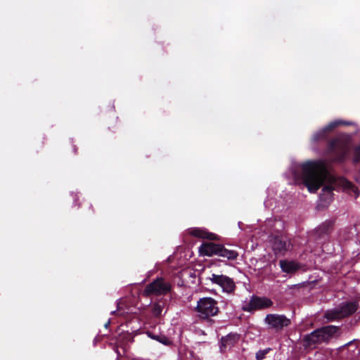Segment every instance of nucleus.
I'll return each mask as SVG.
<instances>
[{"label":"nucleus","instance_id":"obj_1","mask_svg":"<svg viewBox=\"0 0 360 360\" xmlns=\"http://www.w3.org/2000/svg\"><path fill=\"white\" fill-rule=\"evenodd\" d=\"M301 179L310 193H316L323 184L328 170L323 161H308L301 165Z\"/></svg>","mask_w":360,"mask_h":360},{"label":"nucleus","instance_id":"obj_2","mask_svg":"<svg viewBox=\"0 0 360 360\" xmlns=\"http://www.w3.org/2000/svg\"><path fill=\"white\" fill-rule=\"evenodd\" d=\"M188 232L192 236L210 240V242L202 243L200 246L199 252L201 255L217 256L221 258L223 244L214 242L219 240L218 235L200 228L190 229Z\"/></svg>","mask_w":360,"mask_h":360},{"label":"nucleus","instance_id":"obj_3","mask_svg":"<svg viewBox=\"0 0 360 360\" xmlns=\"http://www.w3.org/2000/svg\"><path fill=\"white\" fill-rule=\"evenodd\" d=\"M340 327L328 325L319 328L302 339L304 349H314L323 342L328 343L330 340L339 335Z\"/></svg>","mask_w":360,"mask_h":360},{"label":"nucleus","instance_id":"obj_4","mask_svg":"<svg viewBox=\"0 0 360 360\" xmlns=\"http://www.w3.org/2000/svg\"><path fill=\"white\" fill-rule=\"evenodd\" d=\"M351 139L346 135H339L328 141L326 151L333 156L334 162H343L351 150Z\"/></svg>","mask_w":360,"mask_h":360},{"label":"nucleus","instance_id":"obj_5","mask_svg":"<svg viewBox=\"0 0 360 360\" xmlns=\"http://www.w3.org/2000/svg\"><path fill=\"white\" fill-rule=\"evenodd\" d=\"M358 308L357 301L344 302L337 307L328 310L325 314V318L328 321L342 319L354 314Z\"/></svg>","mask_w":360,"mask_h":360},{"label":"nucleus","instance_id":"obj_6","mask_svg":"<svg viewBox=\"0 0 360 360\" xmlns=\"http://www.w3.org/2000/svg\"><path fill=\"white\" fill-rule=\"evenodd\" d=\"M195 311L198 313L200 319L210 320V317L218 314L219 308L217 300L212 297H205L198 301Z\"/></svg>","mask_w":360,"mask_h":360},{"label":"nucleus","instance_id":"obj_7","mask_svg":"<svg viewBox=\"0 0 360 360\" xmlns=\"http://www.w3.org/2000/svg\"><path fill=\"white\" fill-rule=\"evenodd\" d=\"M172 290V285L164 278L160 277L146 285L142 295L145 297L150 295H165Z\"/></svg>","mask_w":360,"mask_h":360},{"label":"nucleus","instance_id":"obj_8","mask_svg":"<svg viewBox=\"0 0 360 360\" xmlns=\"http://www.w3.org/2000/svg\"><path fill=\"white\" fill-rule=\"evenodd\" d=\"M269 328L275 332H281L284 328L288 327L291 324V321L284 314H269L264 319Z\"/></svg>","mask_w":360,"mask_h":360},{"label":"nucleus","instance_id":"obj_9","mask_svg":"<svg viewBox=\"0 0 360 360\" xmlns=\"http://www.w3.org/2000/svg\"><path fill=\"white\" fill-rule=\"evenodd\" d=\"M273 302L268 297L253 295L249 302L246 303L243 309L245 311L252 312L257 310L264 309L271 307Z\"/></svg>","mask_w":360,"mask_h":360},{"label":"nucleus","instance_id":"obj_10","mask_svg":"<svg viewBox=\"0 0 360 360\" xmlns=\"http://www.w3.org/2000/svg\"><path fill=\"white\" fill-rule=\"evenodd\" d=\"M349 123L342 120H335L314 134L311 139L314 142L327 140L329 134L340 125H349Z\"/></svg>","mask_w":360,"mask_h":360},{"label":"nucleus","instance_id":"obj_11","mask_svg":"<svg viewBox=\"0 0 360 360\" xmlns=\"http://www.w3.org/2000/svg\"><path fill=\"white\" fill-rule=\"evenodd\" d=\"M210 280L213 284L218 285L224 292L233 293L236 290V284L233 280L226 275L212 274Z\"/></svg>","mask_w":360,"mask_h":360},{"label":"nucleus","instance_id":"obj_12","mask_svg":"<svg viewBox=\"0 0 360 360\" xmlns=\"http://www.w3.org/2000/svg\"><path fill=\"white\" fill-rule=\"evenodd\" d=\"M291 247V243L286 236H277L274 238L272 248L276 255H284Z\"/></svg>","mask_w":360,"mask_h":360},{"label":"nucleus","instance_id":"obj_13","mask_svg":"<svg viewBox=\"0 0 360 360\" xmlns=\"http://www.w3.org/2000/svg\"><path fill=\"white\" fill-rule=\"evenodd\" d=\"M240 335L237 333H230L226 336L221 337L220 340V349L221 351L226 347H233L240 340Z\"/></svg>","mask_w":360,"mask_h":360},{"label":"nucleus","instance_id":"obj_14","mask_svg":"<svg viewBox=\"0 0 360 360\" xmlns=\"http://www.w3.org/2000/svg\"><path fill=\"white\" fill-rule=\"evenodd\" d=\"M333 227V223L331 221H326L321 224L316 230L315 234L317 240L327 238L331 233Z\"/></svg>","mask_w":360,"mask_h":360},{"label":"nucleus","instance_id":"obj_15","mask_svg":"<svg viewBox=\"0 0 360 360\" xmlns=\"http://www.w3.org/2000/svg\"><path fill=\"white\" fill-rule=\"evenodd\" d=\"M239 254L235 249L230 248V245L223 244L221 255L219 261L225 262L226 261H234L237 259Z\"/></svg>","mask_w":360,"mask_h":360},{"label":"nucleus","instance_id":"obj_16","mask_svg":"<svg viewBox=\"0 0 360 360\" xmlns=\"http://www.w3.org/2000/svg\"><path fill=\"white\" fill-rule=\"evenodd\" d=\"M167 304V300L164 298L158 299L150 304V312L155 318H160L162 312Z\"/></svg>","mask_w":360,"mask_h":360},{"label":"nucleus","instance_id":"obj_17","mask_svg":"<svg viewBox=\"0 0 360 360\" xmlns=\"http://www.w3.org/2000/svg\"><path fill=\"white\" fill-rule=\"evenodd\" d=\"M281 270L287 274H294L300 269V265L295 261L280 260Z\"/></svg>","mask_w":360,"mask_h":360},{"label":"nucleus","instance_id":"obj_18","mask_svg":"<svg viewBox=\"0 0 360 360\" xmlns=\"http://www.w3.org/2000/svg\"><path fill=\"white\" fill-rule=\"evenodd\" d=\"M146 334L153 340H155L165 346H170L172 345V340L168 338L165 335H162L160 333H156L153 330H146Z\"/></svg>","mask_w":360,"mask_h":360},{"label":"nucleus","instance_id":"obj_19","mask_svg":"<svg viewBox=\"0 0 360 360\" xmlns=\"http://www.w3.org/2000/svg\"><path fill=\"white\" fill-rule=\"evenodd\" d=\"M358 348L359 345H357V340H354L343 345L342 347V352H345V350L351 352L352 354H351L350 356H347V359H352L354 358L356 355L360 354V353H359L360 349H359Z\"/></svg>","mask_w":360,"mask_h":360},{"label":"nucleus","instance_id":"obj_20","mask_svg":"<svg viewBox=\"0 0 360 360\" xmlns=\"http://www.w3.org/2000/svg\"><path fill=\"white\" fill-rule=\"evenodd\" d=\"M342 186L347 189L351 195H354L355 198L359 196V191L358 188L349 181L343 179H342Z\"/></svg>","mask_w":360,"mask_h":360},{"label":"nucleus","instance_id":"obj_21","mask_svg":"<svg viewBox=\"0 0 360 360\" xmlns=\"http://www.w3.org/2000/svg\"><path fill=\"white\" fill-rule=\"evenodd\" d=\"M270 350L271 348H266L265 349L259 350L256 353V360H263L266 357V355L270 352Z\"/></svg>","mask_w":360,"mask_h":360},{"label":"nucleus","instance_id":"obj_22","mask_svg":"<svg viewBox=\"0 0 360 360\" xmlns=\"http://www.w3.org/2000/svg\"><path fill=\"white\" fill-rule=\"evenodd\" d=\"M122 303L121 302H118L117 304V314L120 316H124L125 314H128L129 311H122Z\"/></svg>","mask_w":360,"mask_h":360},{"label":"nucleus","instance_id":"obj_23","mask_svg":"<svg viewBox=\"0 0 360 360\" xmlns=\"http://www.w3.org/2000/svg\"><path fill=\"white\" fill-rule=\"evenodd\" d=\"M355 160L356 162L360 160V145L354 148Z\"/></svg>","mask_w":360,"mask_h":360},{"label":"nucleus","instance_id":"obj_24","mask_svg":"<svg viewBox=\"0 0 360 360\" xmlns=\"http://www.w3.org/2000/svg\"><path fill=\"white\" fill-rule=\"evenodd\" d=\"M84 206H87L88 207V209H89V211L87 212V214H93L94 212V210L93 209V206L91 203H89V202H84Z\"/></svg>","mask_w":360,"mask_h":360},{"label":"nucleus","instance_id":"obj_25","mask_svg":"<svg viewBox=\"0 0 360 360\" xmlns=\"http://www.w3.org/2000/svg\"><path fill=\"white\" fill-rule=\"evenodd\" d=\"M323 190L324 191H332V188L330 186H326L323 188Z\"/></svg>","mask_w":360,"mask_h":360},{"label":"nucleus","instance_id":"obj_26","mask_svg":"<svg viewBox=\"0 0 360 360\" xmlns=\"http://www.w3.org/2000/svg\"><path fill=\"white\" fill-rule=\"evenodd\" d=\"M73 150L75 153H77V148L76 147V146H73Z\"/></svg>","mask_w":360,"mask_h":360},{"label":"nucleus","instance_id":"obj_27","mask_svg":"<svg viewBox=\"0 0 360 360\" xmlns=\"http://www.w3.org/2000/svg\"><path fill=\"white\" fill-rule=\"evenodd\" d=\"M108 323H107L105 325V327H108Z\"/></svg>","mask_w":360,"mask_h":360}]
</instances>
